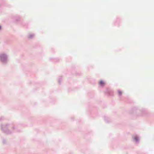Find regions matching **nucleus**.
Segmentation results:
<instances>
[{
    "mask_svg": "<svg viewBox=\"0 0 154 154\" xmlns=\"http://www.w3.org/2000/svg\"><path fill=\"white\" fill-rule=\"evenodd\" d=\"M105 83L102 80L100 81L99 82V85L100 86H103L105 85Z\"/></svg>",
    "mask_w": 154,
    "mask_h": 154,
    "instance_id": "1",
    "label": "nucleus"
},
{
    "mask_svg": "<svg viewBox=\"0 0 154 154\" xmlns=\"http://www.w3.org/2000/svg\"><path fill=\"white\" fill-rule=\"evenodd\" d=\"M118 92H119V94H121L122 93V92L121 91H119Z\"/></svg>",
    "mask_w": 154,
    "mask_h": 154,
    "instance_id": "2",
    "label": "nucleus"
},
{
    "mask_svg": "<svg viewBox=\"0 0 154 154\" xmlns=\"http://www.w3.org/2000/svg\"><path fill=\"white\" fill-rule=\"evenodd\" d=\"M134 139H135V140H137V138L136 137H135L134 138Z\"/></svg>",
    "mask_w": 154,
    "mask_h": 154,
    "instance_id": "3",
    "label": "nucleus"
},
{
    "mask_svg": "<svg viewBox=\"0 0 154 154\" xmlns=\"http://www.w3.org/2000/svg\"><path fill=\"white\" fill-rule=\"evenodd\" d=\"M1 26H0V29H1Z\"/></svg>",
    "mask_w": 154,
    "mask_h": 154,
    "instance_id": "4",
    "label": "nucleus"
}]
</instances>
